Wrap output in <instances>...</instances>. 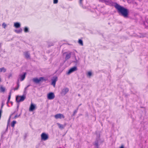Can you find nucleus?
Segmentation results:
<instances>
[{
	"label": "nucleus",
	"instance_id": "1",
	"mask_svg": "<svg viewBox=\"0 0 148 148\" xmlns=\"http://www.w3.org/2000/svg\"><path fill=\"white\" fill-rule=\"evenodd\" d=\"M114 7L117 10L119 14L124 17L127 18L128 17L129 10L124 7L121 6L117 3H114Z\"/></svg>",
	"mask_w": 148,
	"mask_h": 148
},
{
	"label": "nucleus",
	"instance_id": "2",
	"mask_svg": "<svg viewBox=\"0 0 148 148\" xmlns=\"http://www.w3.org/2000/svg\"><path fill=\"white\" fill-rule=\"evenodd\" d=\"M26 98V97L24 95L20 96H17L16 97V101L17 102L23 101Z\"/></svg>",
	"mask_w": 148,
	"mask_h": 148
},
{
	"label": "nucleus",
	"instance_id": "3",
	"mask_svg": "<svg viewBox=\"0 0 148 148\" xmlns=\"http://www.w3.org/2000/svg\"><path fill=\"white\" fill-rule=\"evenodd\" d=\"M41 139L42 140L45 141L47 140L49 138V136L48 134L45 133H42L41 135Z\"/></svg>",
	"mask_w": 148,
	"mask_h": 148
},
{
	"label": "nucleus",
	"instance_id": "4",
	"mask_svg": "<svg viewBox=\"0 0 148 148\" xmlns=\"http://www.w3.org/2000/svg\"><path fill=\"white\" fill-rule=\"evenodd\" d=\"M55 97L54 93L52 92H50L47 95V99L49 100L53 99Z\"/></svg>",
	"mask_w": 148,
	"mask_h": 148
},
{
	"label": "nucleus",
	"instance_id": "5",
	"mask_svg": "<svg viewBox=\"0 0 148 148\" xmlns=\"http://www.w3.org/2000/svg\"><path fill=\"white\" fill-rule=\"evenodd\" d=\"M58 77L57 76H54L51 79V85H53L54 86H55L56 84V82L58 80Z\"/></svg>",
	"mask_w": 148,
	"mask_h": 148
},
{
	"label": "nucleus",
	"instance_id": "6",
	"mask_svg": "<svg viewBox=\"0 0 148 148\" xmlns=\"http://www.w3.org/2000/svg\"><path fill=\"white\" fill-rule=\"evenodd\" d=\"M77 68L76 66H73L69 70L67 74L69 75L71 73L77 71Z\"/></svg>",
	"mask_w": 148,
	"mask_h": 148
},
{
	"label": "nucleus",
	"instance_id": "7",
	"mask_svg": "<svg viewBox=\"0 0 148 148\" xmlns=\"http://www.w3.org/2000/svg\"><path fill=\"white\" fill-rule=\"evenodd\" d=\"M54 117L56 119H64L65 118L63 114L60 113L57 114L55 115L54 116Z\"/></svg>",
	"mask_w": 148,
	"mask_h": 148
},
{
	"label": "nucleus",
	"instance_id": "8",
	"mask_svg": "<svg viewBox=\"0 0 148 148\" xmlns=\"http://www.w3.org/2000/svg\"><path fill=\"white\" fill-rule=\"evenodd\" d=\"M69 88H63L61 92V94L62 95H65L69 91Z\"/></svg>",
	"mask_w": 148,
	"mask_h": 148
},
{
	"label": "nucleus",
	"instance_id": "9",
	"mask_svg": "<svg viewBox=\"0 0 148 148\" xmlns=\"http://www.w3.org/2000/svg\"><path fill=\"white\" fill-rule=\"evenodd\" d=\"M43 79V77H40L39 79L37 78H34L33 79V81L36 83H38L42 81V79Z\"/></svg>",
	"mask_w": 148,
	"mask_h": 148
},
{
	"label": "nucleus",
	"instance_id": "10",
	"mask_svg": "<svg viewBox=\"0 0 148 148\" xmlns=\"http://www.w3.org/2000/svg\"><path fill=\"white\" fill-rule=\"evenodd\" d=\"M24 55L26 58L27 59H30V54L28 51L24 52Z\"/></svg>",
	"mask_w": 148,
	"mask_h": 148
},
{
	"label": "nucleus",
	"instance_id": "11",
	"mask_svg": "<svg viewBox=\"0 0 148 148\" xmlns=\"http://www.w3.org/2000/svg\"><path fill=\"white\" fill-rule=\"evenodd\" d=\"M35 105L32 103L29 108V111H33L35 108Z\"/></svg>",
	"mask_w": 148,
	"mask_h": 148
},
{
	"label": "nucleus",
	"instance_id": "12",
	"mask_svg": "<svg viewBox=\"0 0 148 148\" xmlns=\"http://www.w3.org/2000/svg\"><path fill=\"white\" fill-rule=\"evenodd\" d=\"M71 52H70L69 53H67L66 56V57L65 58V59L66 60H67L69 59L71 57Z\"/></svg>",
	"mask_w": 148,
	"mask_h": 148
},
{
	"label": "nucleus",
	"instance_id": "13",
	"mask_svg": "<svg viewBox=\"0 0 148 148\" xmlns=\"http://www.w3.org/2000/svg\"><path fill=\"white\" fill-rule=\"evenodd\" d=\"M57 124L59 128L61 129H64L66 126L65 125H62L59 123H57Z\"/></svg>",
	"mask_w": 148,
	"mask_h": 148
},
{
	"label": "nucleus",
	"instance_id": "14",
	"mask_svg": "<svg viewBox=\"0 0 148 148\" xmlns=\"http://www.w3.org/2000/svg\"><path fill=\"white\" fill-rule=\"evenodd\" d=\"M14 26L15 28H18L21 27V25L19 23L16 22L14 23Z\"/></svg>",
	"mask_w": 148,
	"mask_h": 148
},
{
	"label": "nucleus",
	"instance_id": "15",
	"mask_svg": "<svg viewBox=\"0 0 148 148\" xmlns=\"http://www.w3.org/2000/svg\"><path fill=\"white\" fill-rule=\"evenodd\" d=\"M26 74V73L25 72L24 73V74L23 75H20V77H21V78L20 81H23L25 79V75Z\"/></svg>",
	"mask_w": 148,
	"mask_h": 148
},
{
	"label": "nucleus",
	"instance_id": "16",
	"mask_svg": "<svg viewBox=\"0 0 148 148\" xmlns=\"http://www.w3.org/2000/svg\"><path fill=\"white\" fill-rule=\"evenodd\" d=\"M15 113V112H14L13 113H12V114L10 115V116L9 117V119H8V124H7V128H6V130L7 131V130L8 129V125L9 124V123L10 122V118H11V116L12 115H13L14 113Z\"/></svg>",
	"mask_w": 148,
	"mask_h": 148
},
{
	"label": "nucleus",
	"instance_id": "17",
	"mask_svg": "<svg viewBox=\"0 0 148 148\" xmlns=\"http://www.w3.org/2000/svg\"><path fill=\"white\" fill-rule=\"evenodd\" d=\"M19 79H18V80H17V87L16 88H14V90H18V88L19 87Z\"/></svg>",
	"mask_w": 148,
	"mask_h": 148
},
{
	"label": "nucleus",
	"instance_id": "18",
	"mask_svg": "<svg viewBox=\"0 0 148 148\" xmlns=\"http://www.w3.org/2000/svg\"><path fill=\"white\" fill-rule=\"evenodd\" d=\"M74 58L75 59V60L73 61V62L76 63V64H79V60L77 59L76 56L75 55L74 56Z\"/></svg>",
	"mask_w": 148,
	"mask_h": 148
},
{
	"label": "nucleus",
	"instance_id": "19",
	"mask_svg": "<svg viewBox=\"0 0 148 148\" xmlns=\"http://www.w3.org/2000/svg\"><path fill=\"white\" fill-rule=\"evenodd\" d=\"M22 29L21 28H20L18 30L15 29L14 30V31L16 33H20L22 32Z\"/></svg>",
	"mask_w": 148,
	"mask_h": 148
},
{
	"label": "nucleus",
	"instance_id": "20",
	"mask_svg": "<svg viewBox=\"0 0 148 148\" xmlns=\"http://www.w3.org/2000/svg\"><path fill=\"white\" fill-rule=\"evenodd\" d=\"M6 71V69L4 67L0 68V71L1 72H3L5 73Z\"/></svg>",
	"mask_w": 148,
	"mask_h": 148
},
{
	"label": "nucleus",
	"instance_id": "21",
	"mask_svg": "<svg viewBox=\"0 0 148 148\" xmlns=\"http://www.w3.org/2000/svg\"><path fill=\"white\" fill-rule=\"evenodd\" d=\"M99 142L98 140H96L95 142L94 145L97 148H98Z\"/></svg>",
	"mask_w": 148,
	"mask_h": 148
},
{
	"label": "nucleus",
	"instance_id": "22",
	"mask_svg": "<svg viewBox=\"0 0 148 148\" xmlns=\"http://www.w3.org/2000/svg\"><path fill=\"white\" fill-rule=\"evenodd\" d=\"M0 90L1 92H4L5 90V88L3 87L2 86H1L0 87Z\"/></svg>",
	"mask_w": 148,
	"mask_h": 148
},
{
	"label": "nucleus",
	"instance_id": "23",
	"mask_svg": "<svg viewBox=\"0 0 148 148\" xmlns=\"http://www.w3.org/2000/svg\"><path fill=\"white\" fill-rule=\"evenodd\" d=\"M24 31L25 32L27 33L29 32V29L27 27H25L24 29Z\"/></svg>",
	"mask_w": 148,
	"mask_h": 148
},
{
	"label": "nucleus",
	"instance_id": "24",
	"mask_svg": "<svg viewBox=\"0 0 148 148\" xmlns=\"http://www.w3.org/2000/svg\"><path fill=\"white\" fill-rule=\"evenodd\" d=\"M16 123V121H13L11 123V126L12 127H14V125Z\"/></svg>",
	"mask_w": 148,
	"mask_h": 148
},
{
	"label": "nucleus",
	"instance_id": "25",
	"mask_svg": "<svg viewBox=\"0 0 148 148\" xmlns=\"http://www.w3.org/2000/svg\"><path fill=\"white\" fill-rule=\"evenodd\" d=\"M78 43L79 44L82 46L83 45V42L82 40L81 39H79L78 40Z\"/></svg>",
	"mask_w": 148,
	"mask_h": 148
},
{
	"label": "nucleus",
	"instance_id": "26",
	"mask_svg": "<svg viewBox=\"0 0 148 148\" xmlns=\"http://www.w3.org/2000/svg\"><path fill=\"white\" fill-rule=\"evenodd\" d=\"M104 2L106 3V4H111V2L109 1H106L104 0Z\"/></svg>",
	"mask_w": 148,
	"mask_h": 148
},
{
	"label": "nucleus",
	"instance_id": "27",
	"mask_svg": "<svg viewBox=\"0 0 148 148\" xmlns=\"http://www.w3.org/2000/svg\"><path fill=\"white\" fill-rule=\"evenodd\" d=\"M2 26L3 28L5 29L7 26V25L5 23H3L2 24Z\"/></svg>",
	"mask_w": 148,
	"mask_h": 148
},
{
	"label": "nucleus",
	"instance_id": "28",
	"mask_svg": "<svg viewBox=\"0 0 148 148\" xmlns=\"http://www.w3.org/2000/svg\"><path fill=\"white\" fill-rule=\"evenodd\" d=\"M77 110H75L73 112V114H72V116H75V114L77 113Z\"/></svg>",
	"mask_w": 148,
	"mask_h": 148
},
{
	"label": "nucleus",
	"instance_id": "29",
	"mask_svg": "<svg viewBox=\"0 0 148 148\" xmlns=\"http://www.w3.org/2000/svg\"><path fill=\"white\" fill-rule=\"evenodd\" d=\"M92 75V73L91 72H88L87 74V75L89 76H90Z\"/></svg>",
	"mask_w": 148,
	"mask_h": 148
},
{
	"label": "nucleus",
	"instance_id": "30",
	"mask_svg": "<svg viewBox=\"0 0 148 148\" xmlns=\"http://www.w3.org/2000/svg\"><path fill=\"white\" fill-rule=\"evenodd\" d=\"M11 92H10V94L8 96V101H10V98H11Z\"/></svg>",
	"mask_w": 148,
	"mask_h": 148
},
{
	"label": "nucleus",
	"instance_id": "31",
	"mask_svg": "<svg viewBox=\"0 0 148 148\" xmlns=\"http://www.w3.org/2000/svg\"><path fill=\"white\" fill-rule=\"evenodd\" d=\"M21 114H20L19 115H16L14 117V119H16V118H17L18 117H19L21 115Z\"/></svg>",
	"mask_w": 148,
	"mask_h": 148
},
{
	"label": "nucleus",
	"instance_id": "32",
	"mask_svg": "<svg viewBox=\"0 0 148 148\" xmlns=\"http://www.w3.org/2000/svg\"><path fill=\"white\" fill-rule=\"evenodd\" d=\"M58 3V0H53V3L54 4H56Z\"/></svg>",
	"mask_w": 148,
	"mask_h": 148
},
{
	"label": "nucleus",
	"instance_id": "33",
	"mask_svg": "<svg viewBox=\"0 0 148 148\" xmlns=\"http://www.w3.org/2000/svg\"><path fill=\"white\" fill-rule=\"evenodd\" d=\"M27 88L26 87H25V89H24V94H26V93H27V92H26V90H27Z\"/></svg>",
	"mask_w": 148,
	"mask_h": 148
},
{
	"label": "nucleus",
	"instance_id": "34",
	"mask_svg": "<svg viewBox=\"0 0 148 148\" xmlns=\"http://www.w3.org/2000/svg\"><path fill=\"white\" fill-rule=\"evenodd\" d=\"M12 76V74L11 73H10L8 77V79H10L11 77Z\"/></svg>",
	"mask_w": 148,
	"mask_h": 148
},
{
	"label": "nucleus",
	"instance_id": "35",
	"mask_svg": "<svg viewBox=\"0 0 148 148\" xmlns=\"http://www.w3.org/2000/svg\"><path fill=\"white\" fill-rule=\"evenodd\" d=\"M83 0H79V3L81 5H82V1Z\"/></svg>",
	"mask_w": 148,
	"mask_h": 148
},
{
	"label": "nucleus",
	"instance_id": "36",
	"mask_svg": "<svg viewBox=\"0 0 148 148\" xmlns=\"http://www.w3.org/2000/svg\"><path fill=\"white\" fill-rule=\"evenodd\" d=\"M47 79H45L44 77H43V79H42V81H47Z\"/></svg>",
	"mask_w": 148,
	"mask_h": 148
},
{
	"label": "nucleus",
	"instance_id": "37",
	"mask_svg": "<svg viewBox=\"0 0 148 148\" xmlns=\"http://www.w3.org/2000/svg\"><path fill=\"white\" fill-rule=\"evenodd\" d=\"M4 105V104L3 103H2V104H1V110H2V108L3 106Z\"/></svg>",
	"mask_w": 148,
	"mask_h": 148
},
{
	"label": "nucleus",
	"instance_id": "38",
	"mask_svg": "<svg viewBox=\"0 0 148 148\" xmlns=\"http://www.w3.org/2000/svg\"><path fill=\"white\" fill-rule=\"evenodd\" d=\"M119 148H124L123 145H122Z\"/></svg>",
	"mask_w": 148,
	"mask_h": 148
},
{
	"label": "nucleus",
	"instance_id": "39",
	"mask_svg": "<svg viewBox=\"0 0 148 148\" xmlns=\"http://www.w3.org/2000/svg\"><path fill=\"white\" fill-rule=\"evenodd\" d=\"M145 36L144 35H142L140 36V37H143Z\"/></svg>",
	"mask_w": 148,
	"mask_h": 148
},
{
	"label": "nucleus",
	"instance_id": "40",
	"mask_svg": "<svg viewBox=\"0 0 148 148\" xmlns=\"http://www.w3.org/2000/svg\"><path fill=\"white\" fill-rule=\"evenodd\" d=\"M9 101H8H8H7V104L8 105V103H9Z\"/></svg>",
	"mask_w": 148,
	"mask_h": 148
},
{
	"label": "nucleus",
	"instance_id": "41",
	"mask_svg": "<svg viewBox=\"0 0 148 148\" xmlns=\"http://www.w3.org/2000/svg\"><path fill=\"white\" fill-rule=\"evenodd\" d=\"M78 108H79V107H78L76 110H77V111L78 109Z\"/></svg>",
	"mask_w": 148,
	"mask_h": 148
},
{
	"label": "nucleus",
	"instance_id": "42",
	"mask_svg": "<svg viewBox=\"0 0 148 148\" xmlns=\"http://www.w3.org/2000/svg\"><path fill=\"white\" fill-rule=\"evenodd\" d=\"M29 86H30V85H28V86L26 87H27V88H28V87Z\"/></svg>",
	"mask_w": 148,
	"mask_h": 148
},
{
	"label": "nucleus",
	"instance_id": "43",
	"mask_svg": "<svg viewBox=\"0 0 148 148\" xmlns=\"http://www.w3.org/2000/svg\"><path fill=\"white\" fill-rule=\"evenodd\" d=\"M78 95L79 96V97H80V94H78Z\"/></svg>",
	"mask_w": 148,
	"mask_h": 148
},
{
	"label": "nucleus",
	"instance_id": "44",
	"mask_svg": "<svg viewBox=\"0 0 148 148\" xmlns=\"http://www.w3.org/2000/svg\"><path fill=\"white\" fill-rule=\"evenodd\" d=\"M18 107H19V105H18L17 106V108H18Z\"/></svg>",
	"mask_w": 148,
	"mask_h": 148
},
{
	"label": "nucleus",
	"instance_id": "45",
	"mask_svg": "<svg viewBox=\"0 0 148 148\" xmlns=\"http://www.w3.org/2000/svg\"><path fill=\"white\" fill-rule=\"evenodd\" d=\"M81 104H80V105H79V106L78 107H79L80 106H81Z\"/></svg>",
	"mask_w": 148,
	"mask_h": 148
},
{
	"label": "nucleus",
	"instance_id": "46",
	"mask_svg": "<svg viewBox=\"0 0 148 148\" xmlns=\"http://www.w3.org/2000/svg\"><path fill=\"white\" fill-rule=\"evenodd\" d=\"M1 78H0V82H1Z\"/></svg>",
	"mask_w": 148,
	"mask_h": 148
},
{
	"label": "nucleus",
	"instance_id": "47",
	"mask_svg": "<svg viewBox=\"0 0 148 148\" xmlns=\"http://www.w3.org/2000/svg\"><path fill=\"white\" fill-rule=\"evenodd\" d=\"M11 102V103H12V102Z\"/></svg>",
	"mask_w": 148,
	"mask_h": 148
},
{
	"label": "nucleus",
	"instance_id": "48",
	"mask_svg": "<svg viewBox=\"0 0 148 148\" xmlns=\"http://www.w3.org/2000/svg\"><path fill=\"white\" fill-rule=\"evenodd\" d=\"M20 99V98H19V99H18V100H19Z\"/></svg>",
	"mask_w": 148,
	"mask_h": 148
}]
</instances>
